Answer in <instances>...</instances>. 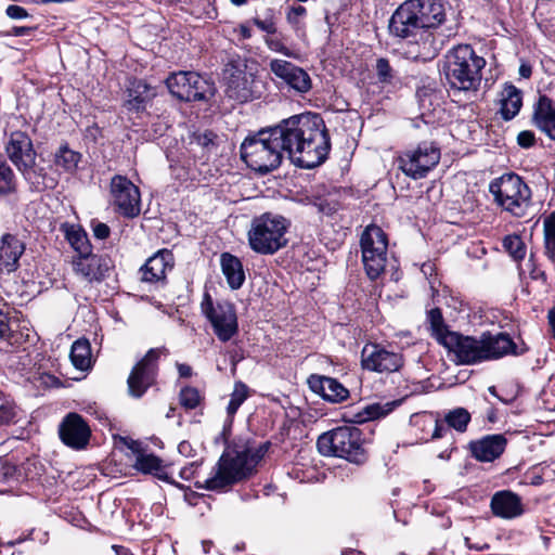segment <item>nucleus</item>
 <instances>
[{"label":"nucleus","instance_id":"obj_33","mask_svg":"<svg viewBox=\"0 0 555 555\" xmlns=\"http://www.w3.org/2000/svg\"><path fill=\"white\" fill-rule=\"evenodd\" d=\"M154 95L155 93L147 83L142 80L134 81L128 89V99L125 101V107L129 112H143Z\"/></svg>","mask_w":555,"mask_h":555},{"label":"nucleus","instance_id":"obj_59","mask_svg":"<svg viewBox=\"0 0 555 555\" xmlns=\"http://www.w3.org/2000/svg\"><path fill=\"white\" fill-rule=\"evenodd\" d=\"M178 451L184 456H189L192 451V446L189 441H181L178 446Z\"/></svg>","mask_w":555,"mask_h":555},{"label":"nucleus","instance_id":"obj_4","mask_svg":"<svg viewBox=\"0 0 555 555\" xmlns=\"http://www.w3.org/2000/svg\"><path fill=\"white\" fill-rule=\"evenodd\" d=\"M485 65V59L477 55L469 44H459L446 55V76L452 87L474 90L480 83Z\"/></svg>","mask_w":555,"mask_h":555},{"label":"nucleus","instance_id":"obj_1","mask_svg":"<svg viewBox=\"0 0 555 555\" xmlns=\"http://www.w3.org/2000/svg\"><path fill=\"white\" fill-rule=\"evenodd\" d=\"M273 128L283 153L300 168L311 169L325 162L331 140L324 120L318 114L295 115Z\"/></svg>","mask_w":555,"mask_h":555},{"label":"nucleus","instance_id":"obj_62","mask_svg":"<svg viewBox=\"0 0 555 555\" xmlns=\"http://www.w3.org/2000/svg\"><path fill=\"white\" fill-rule=\"evenodd\" d=\"M488 390H489V392H490L492 396L496 397L500 401H502V402H503V403H505V404H507V403H509V402H512V401H513V398H511V399H506V398H502V397H500V396L496 393V388H495L494 386H490Z\"/></svg>","mask_w":555,"mask_h":555},{"label":"nucleus","instance_id":"obj_60","mask_svg":"<svg viewBox=\"0 0 555 555\" xmlns=\"http://www.w3.org/2000/svg\"><path fill=\"white\" fill-rule=\"evenodd\" d=\"M548 323L552 330V335L555 338V307L548 311Z\"/></svg>","mask_w":555,"mask_h":555},{"label":"nucleus","instance_id":"obj_26","mask_svg":"<svg viewBox=\"0 0 555 555\" xmlns=\"http://www.w3.org/2000/svg\"><path fill=\"white\" fill-rule=\"evenodd\" d=\"M482 340L485 345L483 353H486L485 361L499 359L506 354L517 356L524 353V350H517L516 344L506 333H483Z\"/></svg>","mask_w":555,"mask_h":555},{"label":"nucleus","instance_id":"obj_25","mask_svg":"<svg viewBox=\"0 0 555 555\" xmlns=\"http://www.w3.org/2000/svg\"><path fill=\"white\" fill-rule=\"evenodd\" d=\"M533 125L551 140L555 141V101L540 95L533 106Z\"/></svg>","mask_w":555,"mask_h":555},{"label":"nucleus","instance_id":"obj_18","mask_svg":"<svg viewBox=\"0 0 555 555\" xmlns=\"http://www.w3.org/2000/svg\"><path fill=\"white\" fill-rule=\"evenodd\" d=\"M482 335L480 338L464 336L460 333L449 336V344L446 346L449 352L453 353L459 364L472 365L485 361Z\"/></svg>","mask_w":555,"mask_h":555},{"label":"nucleus","instance_id":"obj_31","mask_svg":"<svg viewBox=\"0 0 555 555\" xmlns=\"http://www.w3.org/2000/svg\"><path fill=\"white\" fill-rule=\"evenodd\" d=\"M500 111L502 119L512 120L522 106V93L514 85L506 83L500 93Z\"/></svg>","mask_w":555,"mask_h":555},{"label":"nucleus","instance_id":"obj_23","mask_svg":"<svg viewBox=\"0 0 555 555\" xmlns=\"http://www.w3.org/2000/svg\"><path fill=\"white\" fill-rule=\"evenodd\" d=\"M173 268V255L168 249H162L150 257L141 267V280L146 283L164 281L168 271Z\"/></svg>","mask_w":555,"mask_h":555},{"label":"nucleus","instance_id":"obj_22","mask_svg":"<svg viewBox=\"0 0 555 555\" xmlns=\"http://www.w3.org/2000/svg\"><path fill=\"white\" fill-rule=\"evenodd\" d=\"M111 267L112 261L108 257L95 255L92 251L86 256H77L73 260V268L76 274L89 282L104 279Z\"/></svg>","mask_w":555,"mask_h":555},{"label":"nucleus","instance_id":"obj_3","mask_svg":"<svg viewBox=\"0 0 555 555\" xmlns=\"http://www.w3.org/2000/svg\"><path fill=\"white\" fill-rule=\"evenodd\" d=\"M388 29L391 36L416 43L420 47L418 55L424 59L435 57L446 42L444 35H431L429 30H424L408 1L400 4L392 13Z\"/></svg>","mask_w":555,"mask_h":555},{"label":"nucleus","instance_id":"obj_36","mask_svg":"<svg viewBox=\"0 0 555 555\" xmlns=\"http://www.w3.org/2000/svg\"><path fill=\"white\" fill-rule=\"evenodd\" d=\"M69 358L76 369L80 371L88 370L91 365V346L89 340L77 339L74 341Z\"/></svg>","mask_w":555,"mask_h":555},{"label":"nucleus","instance_id":"obj_47","mask_svg":"<svg viewBox=\"0 0 555 555\" xmlns=\"http://www.w3.org/2000/svg\"><path fill=\"white\" fill-rule=\"evenodd\" d=\"M16 416L14 404L0 395V425L9 424Z\"/></svg>","mask_w":555,"mask_h":555},{"label":"nucleus","instance_id":"obj_11","mask_svg":"<svg viewBox=\"0 0 555 555\" xmlns=\"http://www.w3.org/2000/svg\"><path fill=\"white\" fill-rule=\"evenodd\" d=\"M169 92L180 101H207L215 93L211 81L195 72L172 73L166 79Z\"/></svg>","mask_w":555,"mask_h":555},{"label":"nucleus","instance_id":"obj_32","mask_svg":"<svg viewBox=\"0 0 555 555\" xmlns=\"http://www.w3.org/2000/svg\"><path fill=\"white\" fill-rule=\"evenodd\" d=\"M220 264L228 285L232 289H238L245 282V272L242 261L230 253H223L220 256Z\"/></svg>","mask_w":555,"mask_h":555},{"label":"nucleus","instance_id":"obj_54","mask_svg":"<svg viewBox=\"0 0 555 555\" xmlns=\"http://www.w3.org/2000/svg\"><path fill=\"white\" fill-rule=\"evenodd\" d=\"M92 230H93V235L99 240L107 238L111 233L109 227L103 222H94Z\"/></svg>","mask_w":555,"mask_h":555},{"label":"nucleus","instance_id":"obj_16","mask_svg":"<svg viewBox=\"0 0 555 555\" xmlns=\"http://www.w3.org/2000/svg\"><path fill=\"white\" fill-rule=\"evenodd\" d=\"M111 195L113 205L122 216L133 218L140 214V191L127 177L112 178Z\"/></svg>","mask_w":555,"mask_h":555},{"label":"nucleus","instance_id":"obj_35","mask_svg":"<svg viewBox=\"0 0 555 555\" xmlns=\"http://www.w3.org/2000/svg\"><path fill=\"white\" fill-rule=\"evenodd\" d=\"M416 424L421 425L422 431L428 434L422 436V439L428 441L429 439H439L448 435V428L442 421L434 417L433 414H422L416 418Z\"/></svg>","mask_w":555,"mask_h":555},{"label":"nucleus","instance_id":"obj_13","mask_svg":"<svg viewBox=\"0 0 555 555\" xmlns=\"http://www.w3.org/2000/svg\"><path fill=\"white\" fill-rule=\"evenodd\" d=\"M440 149L434 142H422L399 156V168L414 180L425 178L440 160Z\"/></svg>","mask_w":555,"mask_h":555},{"label":"nucleus","instance_id":"obj_56","mask_svg":"<svg viewBox=\"0 0 555 555\" xmlns=\"http://www.w3.org/2000/svg\"><path fill=\"white\" fill-rule=\"evenodd\" d=\"M306 8L301 7V5H298V7H294L289 10L288 14H287V20L289 23H297L298 22V18L304 16L306 14Z\"/></svg>","mask_w":555,"mask_h":555},{"label":"nucleus","instance_id":"obj_49","mask_svg":"<svg viewBox=\"0 0 555 555\" xmlns=\"http://www.w3.org/2000/svg\"><path fill=\"white\" fill-rule=\"evenodd\" d=\"M195 142L205 149L207 152H211L216 147L217 135L211 131H205L194 135Z\"/></svg>","mask_w":555,"mask_h":555},{"label":"nucleus","instance_id":"obj_27","mask_svg":"<svg viewBox=\"0 0 555 555\" xmlns=\"http://www.w3.org/2000/svg\"><path fill=\"white\" fill-rule=\"evenodd\" d=\"M490 506L493 515L503 519L516 518L524 513L521 499L508 490L494 493Z\"/></svg>","mask_w":555,"mask_h":555},{"label":"nucleus","instance_id":"obj_2","mask_svg":"<svg viewBox=\"0 0 555 555\" xmlns=\"http://www.w3.org/2000/svg\"><path fill=\"white\" fill-rule=\"evenodd\" d=\"M269 442L258 447L244 446L223 452L209 477L196 480L195 486L211 491H222L248 478L269 450Z\"/></svg>","mask_w":555,"mask_h":555},{"label":"nucleus","instance_id":"obj_50","mask_svg":"<svg viewBox=\"0 0 555 555\" xmlns=\"http://www.w3.org/2000/svg\"><path fill=\"white\" fill-rule=\"evenodd\" d=\"M29 169L34 171V175H35L34 180H35V181L37 180V181H39V182H40V181H46L47 179H49V180H52V181H53V185H52V186H46V188H42V189H39V188H37L36 185H33V186L35 188V190H37V191H44V190H51V189H54V188H55V185H56V183H57V182H56V180H55L53 177L48 176V175L44 172V169H43V168H41V167H37V166H35V164H34V165H31V166H30V168H29Z\"/></svg>","mask_w":555,"mask_h":555},{"label":"nucleus","instance_id":"obj_24","mask_svg":"<svg viewBox=\"0 0 555 555\" xmlns=\"http://www.w3.org/2000/svg\"><path fill=\"white\" fill-rule=\"evenodd\" d=\"M310 389L330 402H341L349 397V390L337 379L313 374L308 378Z\"/></svg>","mask_w":555,"mask_h":555},{"label":"nucleus","instance_id":"obj_34","mask_svg":"<svg viewBox=\"0 0 555 555\" xmlns=\"http://www.w3.org/2000/svg\"><path fill=\"white\" fill-rule=\"evenodd\" d=\"M426 320L429 325L431 336L438 341V344L446 348L449 344V336L455 335L456 332L449 330L439 308L430 309L427 312Z\"/></svg>","mask_w":555,"mask_h":555},{"label":"nucleus","instance_id":"obj_43","mask_svg":"<svg viewBox=\"0 0 555 555\" xmlns=\"http://www.w3.org/2000/svg\"><path fill=\"white\" fill-rule=\"evenodd\" d=\"M503 247L515 261H520L526 256V245L521 237L516 234L503 238Z\"/></svg>","mask_w":555,"mask_h":555},{"label":"nucleus","instance_id":"obj_10","mask_svg":"<svg viewBox=\"0 0 555 555\" xmlns=\"http://www.w3.org/2000/svg\"><path fill=\"white\" fill-rule=\"evenodd\" d=\"M201 311L209 321L217 338L227 343L238 333V323L234 306L225 300L214 301L208 293L204 294Z\"/></svg>","mask_w":555,"mask_h":555},{"label":"nucleus","instance_id":"obj_41","mask_svg":"<svg viewBox=\"0 0 555 555\" xmlns=\"http://www.w3.org/2000/svg\"><path fill=\"white\" fill-rule=\"evenodd\" d=\"M17 323L11 322L7 314L0 311V340L10 346L18 345L22 340V334L17 332Z\"/></svg>","mask_w":555,"mask_h":555},{"label":"nucleus","instance_id":"obj_15","mask_svg":"<svg viewBox=\"0 0 555 555\" xmlns=\"http://www.w3.org/2000/svg\"><path fill=\"white\" fill-rule=\"evenodd\" d=\"M159 354V349H150L143 359L134 365L127 380L128 392L131 397L141 398L153 385Z\"/></svg>","mask_w":555,"mask_h":555},{"label":"nucleus","instance_id":"obj_55","mask_svg":"<svg viewBox=\"0 0 555 555\" xmlns=\"http://www.w3.org/2000/svg\"><path fill=\"white\" fill-rule=\"evenodd\" d=\"M253 22L260 30L267 34H275L276 31L275 24L272 20L254 18Z\"/></svg>","mask_w":555,"mask_h":555},{"label":"nucleus","instance_id":"obj_46","mask_svg":"<svg viewBox=\"0 0 555 555\" xmlns=\"http://www.w3.org/2000/svg\"><path fill=\"white\" fill-rule=\"evenodd\" d=\"M376 75L382 83H390L395 77L393 69L387 59L380 57L376 61Z\"/></svg>","mask_w":555,"mask_h":555},{"label":"nucleus","instance_id":"obj_14","mask_svg":"<svg viewBox=\"0 0 555 555\" xmlns=\"http://www.w3.org/2000/svg\"><path fill=\"white\" fill-rule=\"evenodd\" d=\"M225 94L228 98L244 103L258 95L254 90L255 77L245 70V66L229 62L223 69Z\"/></svg>","mask_w":555,"mask_h":555},{"label":"nucleus","instance_id":"obj_19","mask_svg":"<svg viewBox=\"0 0 555 555\" xmlns=\"http://www.w3.org/2000/svg\"><path fill=\"white\" fill-rule=\"evenodd\" d=\"M271 73L281 79L289 89L298 93H307L312 88L310 75L301 67L286 60L273 59L269 63Z\"/></svg>","mask_w":555,"mask_h":555},{"label":"nucleus","instance_id":"obj_40","mask_svg":"<svg viewBox=\"0 0 555 555\" xmlns=\"http://www.w3.org/2000/svg\"><path fill=\"white\" fill-rule=\"evenodd\" d=\"M66 238L78 256H86L92 251L87 233L83 230L70 227L66 230Z\"/></svg>","mask_w":555,"mask_h":555},{"label":"nucleus","instance_id":"obj_57","mask_svg":"<svg viewBox=\"0 0 555 555\" xmlns=\"http://www.w3.org/2000/svg\"><path fill=\"white\" fill-rule=\"evenodd\" d=\"M177 369L180 377L188 378L192 376V367L184 363H177Z\"/></svg>","mask_w":555,"mask_h":555},{"label":"nucleus","instance_id":"obj_48","mask_svg":"<svg viewBox=\"0 0 555 555\" xmlns=\"http://www.w3.org/2000/svg\"><path fill=\"white\" fill-rule=\"evenodd\" d=\"M264 42L271 51L279 52L287 57H297L296 53L289 50L279 38L266 37Z\"/></svg>","mask_w":555,"mask_h":555},{"label":"nucleus","instance_id":"obj_28","mask_svg":"<svg viewBox=\"0 0 555 555\" xmlns=\"http://www.w3.org/2000/svg\"><path fill=\"white\" fill-rule=\"evenodd\" d=\"M506 439L502 435H489L472 442L470 449L474 457L480 462H492L505 450Z\"/></svg>","mask_w":555,"mask_h":555},{"label":"nucleus","instance_id":"obj_30","mask_svg":"<svg viewBox=\"0 0 555 555\" xmlns=\"http://www.w3.org/2000/svg\"><path fill=\"white\" fill-rule=\"evenodd\" d=\"M129 448L135 454L134 468L144 474H152L158 479L169 481V477L163 469V461L151 453H145L139 442L132 441Z\"/></svg>","mask_w":555,"mask_h":555},{"label":"nucleus","instance_id":"obj_17","mask_svg":"<svg viewBox=\"0 0 555 555\" xmlns=\"http://www.w3.org/2000/svg\"><path fill=\"white\" fill-rule=\"evenodd\" d=\"M361 363L363 369L372 372L393 373L402 367L403 357L378 344H367L362 349Z\"/></svg>","mask_w":555,"mask_h":555},{"label":"nucleus","instance_id":"obj_61","mask_svg":"<svg viewBox=\"0 0 555 555\" xmlns=\"http://www.w3.org/2000/svg\"><path fill=\"white\" fill-rule=\"evenodd\" d=\"M519 75L524 78H529L531 75V67L526 64H521L519 67Z\"/></svg>","mask_w":555,"mask_h":555},{"label":"nucleus","instance_id":"obj_6","mask_svg":"<svg viewBox=\"0 0 555 555\" xmlns=\"http://www.w3.org/2000/svg\"><path fill=\"white\" fill-rule=\"evenodd\" d=\"M317 447L324 456H336L354 464L366 461L362 433L357 427L341 426L326 431L318 438Z\"/></svg>","mask_w":555,"mask_h":555},{"label":"nucleus","instance_id":"obj_12","mask_svg":"<svg viewBox=\"0 0 555 555\" xmlns=\"http://www.w3.org/2000/svg\"><path fill=\"white\" fill-rule=\"evenodd\" d=\"M7 153L11 162L23 172L26 180L39 189L52 186L53 181H35L34 171L30 166L35 164L36 152L29 135L21 130L12 131L5 146Z\"/></svg>","mask_w":555,"mask_h":555},{"label":"nucleus","instance_id":"obj_58","mask_svg":"<svg viewBox=\"0 0 555 555\" xmlns=\"http://www.w3.org/2000/svg\"><path fill=\"white\" fill-rule=\"evenodd\" d=\"M33 28L27 26H15L12 28L11 34L16 37L27 36L31 33Z\"/></svg>","mask_w":555,"mask_h":555},{"label":"nucleus","instance_id":"obj_53","mask_svg":"<svg viewBox=\"0 0 555 555\" xmlns=\"http://www.w3.org/2000/svg\"><path fill=\"white\" fill-rule=\"evenodd\" d=\"M534 133L529 130H524L517 135V143L525 149H528L534 144Z\"/></svg>","mask_w":555,"mask_h":555},{"label":"nucleus","instance_id":"obj_9","mask_svg":"<svg viewBox=\"0 0 555 555\" xmlns=\"http://www.w3.org/2000/svg\"><path fill=\"white\" fill-rule=\"evenodd\" d=\"M360 245L364 270L371 280H375L385 271L387 263V235L379 227L367 225L361 235Z\"/></svg>","mask_w":555,"mask_h":555},{"label":"nucleus","instance_id":"obj_63","mask_svg":"<svg viewBox=\"0 0 555 555\" xmlns=\"http://www.w3.org/2000/svg\"><path fill=\"white\" fill-rule=\"evenodd\" d=\"M240 33H241L242 37L245 39H248L251 37V30L245 25H241Z\"/></svg>","mask_w":555,"mask_h":555},{"label":"nucleus","instance_id":"obj_45","mask_svg":"<svg viewBox=\"0 0 555 555\" xmlns=\"http://www.w3.org/2000/svg\"><path fill=\"white\" fill-rule=\"evenodd\" d=\"M388 409H386V405H383L380 403H372L366 405L362 412L358 414V422L363 423L367 421H372L375 418H378L380 416H384L388 413Z\"/></svg>","mask_w":555,"mask_h":555},{"label":"nucleus","instance_id":"obj_37","mask_svg":"<svg viewBox=\"0 0 555 555\" xmlns=\"http://www.w3.org/2000/svg\"><path fill=\"white\" fill-rule=\"evenodd\" d=\"M81 159V154L70 150L67 145H62L54 155V165L66 172H74Z\"/></svg>","mask_w":555,"mask_h":555},{"label":"nucleus","instance_id":"obj_64","mask_svg":"<svg viewBox=\"0 0 555 555\" xmlns=\"http://www.w3.org/2000/svg\"><path fill=\"white\" fill-rule=\"evenodd\" d=\"M116 551V555H130L127 550L119 546H113Z\"/></svg>","mask_w":555,"mask_h":555},{"label":"nucleus","instance_id":"obj_8","mask_svg":"<svg viewBox=\"0 0 555 555\" xmlns=\"http://www.w3.org/2000/svg\"><path fill=\"white\" fill-rule=\"evenodd\" d=\"M489 191L503 210L515 217H524L531 204V190L516 173H505L494 179Z\"/></svg>","mask_w":555,"mask_h":555},{"label":"nucleus","instance_id":"obj_52","mask_svg":"<svg viewBox=\"0 0 555 555\" xmlns=\"http://www.w3.org/2000/svg\"><path fill=\"white\" fill-rule=\"evenodd\" d=\"M201 463L197 461L191 462L188 465L183 466L180 470V477L184 480H191L195 478L198 467Z\"/></svg>","mask_w":555,"mask_h":555},{"label":"nucleus","instance_id":"obj_5","mask_svg":"<svg viewBox=\"0 0 555 555\" xmlns=\"http://www.w3.org/2000/svg\"><path fill=\"white\" fill-rule=\"evenodd\" d=\"M289 225V220L278 214L264 212L255 217L247 232L249 247L260 255L275 254L287 245Z\"/></svg>","mask_w":555,"mask_h":555},{"label":"nucleus","instance_id":"obj_21","mask_svg":"<svg viewBox=\"0 0 555 555\" xmlns=\"http://www.w3.org/2000/svg\"><path fill=\"white\" fill-rule=\"evenodd\" d=\"M412 11L423 26L424 30H429L431 35H443L438 31V27L446 20V11L440 0H406Z\"/></svg>","mask_w":555,"mask_h":555},{"label":"nucleus","instance_id":"obj_44","mask_svg":"<svg viewBox=\"0 0 555 555\" xmlns=\"http://www.w3.org/2000/svg\"><path fill=\"white\" fill-rule=\"evenodd\" d=\"M180 404L186 410H193L201 403L202 397L195 387H184L180 391Z\"/></svg>","mask_w":555,"mask_h":555},{"label":"nucleus","instance_id":"obj_20","mask_svg":"<svg viewBox=\"0 0 555 555\" xmlns=\"http://www.w3.org/2000/svg\"><path fill=\"white\" fill-rule=\"evenodd\" d=\"M59 435L64 444L80 450L88 444L91 430L81 415L69 413L61 422Z\"/></svg>","mask_w":555,"mask_h":555},{"label":"nucleus","instance_id":"obj_29","mask_svg":"<svg viewBox=\"0 0 555 555\" xmlns=\"http://www.w3.org/2000/svg\"><path fill=\"white\" fill-rule=\"evenodd\" d=\"M24 250V243L18 237L12 234L3 235L0 246V270L13 272Z\"/></svg>","mask_w":555,"mask_h":555},{"label":"nucleus","instance_id":"obj_42","mask_svg":"<svg viewBox=\"0 0 555 555\" xmlns=\"http://www.w3.org/2000/svg\"><path fill=\"white\" fill-rule=\"evenodd\" d=\"M248 396L249 388L243 382H236L227 406V413L230 417L234 416Z\"/></svg>","mask_w":555,"mask_h":555},{"label":"nucleus","instance_id":"obj_7","mask_svg":"<svg viewBox=\"0 0 555 555\" xmlns=\"http://www.w3.org/2000/svg\"><path fill=\"white\" fill-rule=\"evenodd\" d=\"M241 157L249 168L266 173L278 168L283 151L279 140L273 139V128L260 130L241 144Z\"/></svg>","mask_w":555,"mask_h":555},{"label":"nucleus","instance_id":"obj_51","mask_svg":"<svg viewBox=\"0 0 555 555\" xmlns=\"http://www.w3.org/2000/svg\"><path fill=\"white\" fill-rule=\"evenodd\" d=\"M5 13L12 20H24L29 16L26 9L15 4L9 5L5 10Z\"/></svg>","mask_w":555,"mask_h":555},{"label":"nucleus","instance_id":"obj_38","mask_svg":"<svg viewBox=\"0 0 555 555\" xmlns=\"http://www.w3.org/2000/svg\"><path fill=\"white\" fill-rule=\"evenodd\" d=\"M543 247L546 258L555 263V211L543 220Z\"/></svg>","mask_w":555,"mask_h":555},{"label":"nucleus","instance_id":"obj_39","mask_svg":"<svg viewBox=\"0 0 555 555\" xmlns=\"http://www.w3.org/2000/svg\"><path fill=\"white\" fill-rule=\"evenodd\" d=\"M469 422L470 413L464 408H456L449 411L444 415L443 420V424L448 428V434L450 433V428H453L459 433L466 431Z\"/></svg>","mask_w":555,"mask_h":555}]
</instances>
